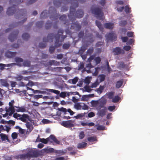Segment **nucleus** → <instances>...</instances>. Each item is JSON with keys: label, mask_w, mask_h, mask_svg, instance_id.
I'll list each match as a JSON object with an SVG mask.
<instances>
[{"label": "nucleus", "mask_w": 160, "mask_h": 160, "mask_svg": "<svg viewBox=\"0 0 160 160\" xmlns=\"http://www.w3.org/2000/svg\"><path fill=\"white\" fill-rule=\"evenodd\" d=\"M43 23L44 22L43 21H38L36 23V26L38 28H41L42 27Z\"/></svg>", "instance_id": "a19ab883"}, {"label": "nucleus", "mask_w": 160, "mask_h": 160, "mask_svg": "<svg viewBox=\"0 0 160 160\" xmlns=\"http://www.w3.org/2000/svg\"><path fill=\"white\" fill-rule=\"evenodd\" d=\"M63 32V30L62 29L58 30V33L55 36V46L56 47H59L61 46L62 42H63L64 39L67 37L66 35H62L61 37V40L60 41V37L62 35Z\"/></svg>", "instance_id": "7ed1b4c3"}, {"label": "nucleus", "mask_w": 160, "mask_h": 160, "mask_svg": "<svg viewBox=\"0 0 160 160\" xmlns=\"http://www.w3.org/2000/svg\"><path fill=\"white\" fill-rule=\"evenodd\" d=\"M85 137V134L83 131L81 132L79 135V138L80 139H82Z\"/></svg>", "instance_id": "864d4df0"}, {"label": "nucleus", "mask_w": 160, "mask_h": 160, "mask_svg": "<svg viewBox=\"0 0 160 160\" xmlns=\"http://www.w3.org/2000/svg\"><path fill=\"white\" fill-rule=\"evenodd\" d=\"M126 66V65L123 62H121L119 64L118 67L120 68H124Z\"/></svg>", "instance_id": "052dcab7"}, {"label": "nucleus", "mask_w": 160, "mask_h": 160, "mask_svg": "<svg viewBox=\"0 0 160 160\" xmlns=\"http://www.w3.org/2000/svg\"><path fill=\"white\" fill-rule=\"evenodd\" d=\"M22 38L25 40H27L30 38L29 35L27 33H23L22 36Z\"/></svg>", "instance_id": "7c9ffc66"}, {"label": "nucleus", "mask_w": 160, "mask_h": 160, "mask_svg": "<svg viewBox=\"0 0 160 160\" xmlns=\"http://www.w3.org/2000/svg\"><path fill=\"white\" fill-rule=\"evenodd\" d=\"M10 3L11 4L13 2L15 3L19 4L20 3L23 2L22 0H10L9 1Z\"/></svg>", "instance_id": "58836bf2"}, {"label": "nucleus", "mask_w": 160, "mask_h": 160, "mask_svg": "<svg viewBox=\"0 0 160 160\" xmlns=\"http://www.w3.org/2000/svg\"><path fill=\"white\" fill-rule=\"evenodd\" d=\"M96 137H90L88 138V140L90 142H93L96 140Z\"/></svg>", "instance_id": "3c124183"}, {"label": "nucleus", "mask_w": 160, "mask_h": 160, "mask_svg": "<svg viewBox=\"0 0 160 160\" xmlns=\"http://www.w3.org/2000/svg\"><path fill=\"white\" fill-rule=\"evenodd\" d=\"M55 47L56 48L55 46H51L50 47L49 51L50 54H52L54 52Z\"/></svg>", "instance_id": "e433bc0d"}, {"label": "nucleus", "mask_w": 160, "mask_h": 160, "mask_svg": "<svg viewBox=\"0 0 160 160\" xmlns=\"http://www.w3.org/2000/svg\"><path fill=\"white\" fill-rule=\"evenodd\" d=\"M124 11L126 13H129L131 12V8L129 5H126L125 7Z\"/></svg>", "instance_id": "72a5a7b5"}, {"label": "nucleus", "mask_w": 160, "mask_h": 160, "mask_svg": "<svg viewBox=\"0 0 160 160\" xmlns=\"http://www.w3.org/2000/svg\"><path fill=\"white\" fill-rule=\"evenodd\" d=\"M85 35L86 37L88 38L89 39V42L92 43L94 41V37L92 33H89L88 34L86 33V32H85Z\"/></svg>", "instance_id": "5701e85b"}, {"label": "nucleus", "mask_w": 160, "mask_h": 160, "mask_svg": "<svg viewBox=\"0 0 160 160\" xmlns=\"http://www.w3.org/2000/svg\"><path fill=\"white\" fill-rule=\"evenodd\" d=\"M0 83L2 86L4 87H8L9 85V84L8 83L7 80L5 79H0Z\"/></svg>", "instance_id": "b1692460"}, {"label": "nucleus", "mask_w": 160, "mask_h": 160, "mask_svg": "<svg viewBox=\"0 0 160 160\" xmlns=\"http://www.w3.org/2000/svg\"><path fill=\"white\" fill-rule=\"evenodd\" d=\"M113 52H114V54L115 55H118L121 53L124 54V50L121 49L119 47H117L114 48Z\"/></svg>", "instance_id": "dca6fc26"}, {"label": "nucleus", "mask_w": 160, "mask_h": 160, "mask_svg": "<svg viewBox=\"0 0 160 160\" xmlns=\"http://www.w3.org/2000/svg\"><path fill=\"white\" fill-rule=\"evenodd\" d=\"M120 98L118 95L115 96L112 99V102L114 103H117L118 102L120 99Z\"/></svg>", "instance_id": "2f4dec72"}, {"label": "nucleus", "mask_w": 160, "mask_h": 160, "mask_svg": "<svg viewBox=\"0 0 160 160\" xmlns=\"http://www.w3.org/2000/svg\"><path fill=\"white\" fill-rule=\"evenodd\" d=\"M97 110L98 111V114L99 116L103 117L106 113L107 108L104 107L103 105L101 104L96 108Z\"/></svg>", "instance_id": "6e6552de"}, {"label": "nucleus", "mask_w": 160, "mask_h": 160, "mask_svg": "<svg viewBox=\"0 0 160 160\" xmlns=\"http://www.w3.org/2000/svg\"><path fill=\"white\" fill-rule=\"evenodd\" d=\"M12 137L13 139H15L18 137V134L16 132H13L12 134Z\"/></svg>", "instance_id": "69168bd1"}, {"label": "nucleus", "mask_w": 160, "mask_h": 160, "mask_svg": "<svg viewBox=\"0 0 160 160\" xmlns=\"http://www.w3.org/2000/svg\"><path fill=\"white\" fill-rule=\"evenodd\" d=\"M99 79L100 82L103 81L105 79V76L104 74H101L99 75Z\"/></svg>", "instance_id": "4d7b16f0"}, {"label": "nucleus", "mask_w": 160, "mask_h": 160, "mask_svg": "<svg viewBox=\"0 0 160 160\" xmlns=\"http://www.w3.org/2000/svg\"><path fill=\"white\" fill-rule=\"evenodd\" d=\"M127 35L129 37H132L133 36V32H128L127 33Z\"/></svg>", "instance_id": "774afa93"}, {"label": "nucleus", "mask_w": 160, "mask_h": 160, "mask_svg": "<svg viewBox=\"0 0 160 160\" xmlns=\"http://www.w3.org/2000/svg\"><path fill=\"white\" fill-rule=\"evenodd\" d=\"M96 24L97 26H98V28L101 31H103V27L101 23V22H100L99 21H98V20H96Z\"/></svg>", "instance_id": "a878e982"}, {"label": "nucleus", "mask_w": 160, "mask_h": 160, "mask_svg": "<svg viewBox=\"0 0 160 160\" xmlns=\"http://www.w3.org/2000/svg\"><path fill=\"white\" fill-rule=\"evenodd\" d=\"M87 47V46H82L80 49L79 50V52L81 53H83L86 50Z\"/></svg>", "instance_id": "79ce46f5"}, {"label": "nucleus", "mask_w": 160, "mask_h": 160, "mask_svg": "<svg viewBox=\"0 0 160 160\" xmlns=\"http://www.w3.org/2000/svg\"><path fill=\"white\" fill-rule=\"evenodd\" d=\"M49 138L52 140L56 144H60V142L56 138L54 135H50Z\"/></svg>", "instance_id": "4be33fe9"}, {"label": "nucleus", "mask_w": 160, "mask_h": 160, "mask_svg": "<svg viewBox=\"0 0 160 160\" xmlns=\"http://www.w3.org/2000/svg\"><path fill=\"white\" fill-rule=\"evenodd\" d=\"M73 122L72 120L62 121L61 122V125L66 128L72 127L74 126Z\"/></svg>", "instance_id": "9d476101"}, {"label": "nucleus", "mask_w": 160, "mask_h": 160, "mask_svg": "<svg viewBox=\"0 0 160 160\" xmlns=\"http://www.w3.org/2000/svg\"><path fill=\"white\" fill-rule=\"evenodd\" d=\"M18 12L20 13V16H23L26 14V11L24 9L19 10Z\"/></svg>", "instance_id": "603ef678"}, {"label": "nucleus", "mask_w": 160, "mask_h": 160, "mask_svg": "<svg viewBox=\"0 0 160 160\" xmlns=\"http://www.w3.org/2000/svg\"><path fill=\"white\" fill-rule=\"evenodd\" d=\"M92 106L94 107H97L98 106V101H92L91 102Z\"/></svg>", "instance_id": "c03bdc74"}, {"label": "nucleus", "mask_w": 160, "mask_h": 160, "mask_svg": "<svg viewBox=\"0 0 160 160\" xmlns=\"http://www.w3.org/2000/svg\"><path fill=\"white\" fill-rule=\"evenodd\" d=\"M105 28L110 30H112L114 27V24L113 23H107L104 24Z\"/></svg>", "instance_id": "a211bd4d"}, {"label": "nucleus", "mask_w": 160, "mask_h": 160, "mask_svg": "<svg viewBox=\"0 0 160 160\" xmlns=\"http://www.w3.org/2000/svg\"><path fill=\"white\" fill-rule=\"evenodd\" d=\"M92 13L94 14L96 17L100 20H103V13L102 10L100 8H96L91 9Z\"/></svg>", "instance_id": "39448f33"}, {"label": "nucleus", "mask_w": 160, "mask_h": 160, "mask_svg": "<svg viewBox=\"0 0 160 160\" xmlns=\"http://www.w3.org/2000/svg\"><path fill=\"white\" fill-rule=\"evenodd\" d=\"M127 24V21L126 20L121 21L119 23V26L121 27H124Z\"/></svg>", "instance_id": "8fccbe9b"}, {"label": "nucleus", "mask_w": 160, "mask_h": 160, "mask_svg": "<svg viewBox=\"0 0 160 160\" xmlns=\"http://www.w3.org/2000/svg\"><path fill=\"white\" fill-rule=\"evenodd\" d=\"M23 65L24 67H29L30 65V62L28 60H25L23 62Z\"/></svg>", "instance_id": "f704fd0d"}, {"label": "nucleus", "mask_w": 160, "mask_h": 160, "mask_svg": "<svg viewBox=\"0 0 160 160\" xmlns=\"http://www.w3.org/2000/svg\"><path fill=\"white\" fill-rule=\"evenodd\" d=\"M16 5H13L12 7H9L7 11V14L8 15H12L16 12Z\"/></svg>", "instance_id": "f8f14e48"}, {"label": "nucleus", "mask_w": 160, "mask_h": 160, "mask_svg": "<svg viewBox=\"0 0 160 160\" xmlns=\"http://www.w3.org/2000/svg\"><path fill=\"white\" fill-rule=\"evenodd\" d=\"M16 54V52H12L8 51L6 53V55L9 58H12L14 57Z\"/></svg>", "instance_id": "6ab92c4d"}, {"label": "nucleus", "mask_w": 160, "mask_h": 160, "mask_svg": "<svg viewBox=\"0 0 160 160\" xmlns=\"http://www.w3.org/2000/svg\"><path fill=\"white\" fill-rule=\"evenodd\" d=\"M93 52V48L92 47L90 48L87 51V53L89 55H91Z\"/></svg>", "instance_id": "49530a36"}, {"label": "nucleus", "mask_w": 160, "mask_h": 160, "mask_svg": "<svg viewBox=\"0 0 160 160\" xmlns=\"http://www.w3.org/2000/svg\"><path fill=\"white\" fill-rule=\"evenodd\" d=\"M106 37L108 41H116L117 40V35L113 31L108 33Z\"/></svg>", "instance_id": "1a4fd4ad"}, {"label": "nucleus", "mask_w": 160, "mask_h": 160, "mask_svg": "<svg viewBox=\"0 0 160 160\" xmlns=\"http://www.w3.org/2000/svg\"><path fill=\"white\" fill-rule=\"evenodd\" d=\"M90 95H83L81 98V100L82 101H87L88 100V98H89Z\"/></svg>", "instance_id": "4c0bfd02"}, {"label": "nucleus", "mask_w": 160, "mask_h": 160, "mask_svg": "<svg viewBox=\"0 0 160 160\" xmlns=\"http://www.w3.org/2000/svg\"><path fill=\"white\" fill-rule=\"evenodd\" d=\"M63 1L64 3H66L71 2L72 1V0H54L53 1V4L56 7L60 6L61 4V1Z\"/></svg>", "instance_id": "ddd939ff"}, {"label": "nucleus", "mask_w": 160, "mask_h": 160, "mask_svg": "<svg viewBox=\"0 0 160 160\" xmlns=\"http://www.w3.org/2000/svg\"><path fill=\"white\" fill-rule=\"evenodd\" d=\"M40 155V152L39 150L32 148L28 149L27 153L21 154L18 156V158L22 160L30 159L31 158H37Z\"/></svg>", "instance_id": "f257e3e1"}, {"label": "nucleus", "mask_w": 160, "mask_h": 160, "mask_svg": "<svg viewBox=\"0 0 160 160\" xmlns=\"http://www.w3.org/2000/svg\"><path fill=\"white\" fill-rule=\"evenodd\" d=\"M84 35V31H81L79 32L78 34V37L79 38H82Z\"/></svg>", "instance_id": "5fc2aeb1"}, {"label": "nucleus", "mask_w": 160, "mask_h": 160, "mask_svg": "<svg viewBox=\"0 0 160 160\" xmlns=\"http://www.w3.org/2000/svg\"><path fill=\"white\" fill-rule=\"evenodd\" d=\"M48 13L50 15V18L52 20L58 19L59 16V14L57 12L56 9L54 7H51L49 8Z\"/></svg>", "instance_id": "423d86ee"}, {"label": "nucleus", "mask_w": 160, "mask_h": 160, "mask_svg": "<svg viewBox=\"0 0 160 160\" xmlns=\"http://www.w3.org/2000/svg\"><path fill=\"white\" fill-rule=\"evenodd\" d=\"M94 61L96 62V64H98L100 62L101 59L99 57H98L95 58Z\"/></svg>", "instance_id": "6e6d98bb"}, {"label": "nucleus", "mask_w": 160, "mask_h": 160, "mask_svg": "<svg viewBox=\"0 0 160 160\" xmlns=\"http://www.w3.org/2000/svg\"><path fill=\"white\" fill-rule=\"evenodd\" d=\"M19 33V31L18 30H16L9 35L8 39L11 42H12L16 39L17 36Z\"/></svg>", "instance_id": "9b49d317"}, {"label": "nucleus", "mask_w": 160, "mask_h": 160, "mask_svg": "<svg viewBox=\"0 0 160 160\" xmlns=\"http://www.w3.org/2000/svg\"><path fill=\"white\" fill-rule=\"evenodd\" d=\"M85 116V113H82L78 114L77 116L74 117L76 119H81Z\"/></svg>", "instance_id": "ea45409f"}, {"label": "nucleus", "mask_w": 160, "mask_h": 160, "mask_svg": "<svg viewBox=\"0 0 160 160\" xmlns=\"http://www.w3.org/2000/svg\"><path fill=\"white\" fill-rule=\"evenodd\" d=\"M75 8L71 6L70 9V13L68 15L69 19L72 22L76 20V18H81L84 15L83 11L81 9L78 10L75 12Z\"/></svg>", "instance_id": "f03ea898"}, {"label": "nucleus", "mask_w": 160, "mask_h": 160, "mask_svg": "<svg viewBox=\"0 0 160 160\" xmlns=\"http://www.w3.org/2000/svg\"><path fill=\"white\" fill-rule=\"evenodd\" d=\"M15 61L17 63L22 62H23V60L19 57H16L15 58Z\"/></svg>", "instance_id": "a18cd8bd"}, {"label": "nucleus", "mask_w": 160, "mask_h": 160, "mask_svg": "<svg viewBox=\"0 0 160 160\" xmlns=\"http://www.w3.org/2000/svg\"><path fill=\"white\" fill-rule=\"evenodd\" d=\"M108 109L110 111H112L115 108V106L114 105L113 106H109L108 108Z\"/></svg>", "instance_id": "0e129e2a"}, {"label": "nucleus", "mask_w": 160, "mask_h": 160, "mask_svg": "<svg viewBox=\"0 0 160 160\" xmlns=\"http://www.w3.org/2000/svg\"><path fill=\"white\" fill-rule=\"evenodd\" d=\"M0 136L1 137V138L2 141H5V140L7 141L9 140L8 136L4 134L1 133L0 134Z\"/></svg>", "instance_id": "c756f323"}, {"label": "nucleus", "mask_w": 160, "mask_h": 160, "mask_svg": "<svg viewBox=\"0 0 160 160\" xmlns=\"http://www.w3.org/2000/svg\"><path fill=\"white\" fill-rule=\"evenodd\" d=\"M84 68V64L82 62H81L78 66V69L80 70Z\"/></svg>", "instance_id": "680f3d73"}, {"label": "nucleus", "mask_w": 160, "mask_h": 160, "mask_svg": "<svg viewBox=\"0 0 160 160\" xmlns=\"http://www.w3.org/2000/svg\"><path fill=\"white\" fill-rule=\"evenodd\" d=\"M21 116V117L19 118V119L23 122H26L27 119L30 121L29 116L28 114H23Z\"/></svg>", "instance_id": "f3484780"}, {"label": "nucleus", "mask_w": 160, "mask_h": 160, "mask_svg": "<svg viewBox=\"0 0 160 160\" xmlns=\"http://www.w3.org/2000/svg\"><path fill=\"white\" fill-rule=\"evenodd\" d=\"M17 109H16V111L17 112H24L25 111L26 109L24 107H15Z\"/></svg>", "instance_id": "473e14b6"}, {"label": "nucleus", "mask_w": 160, "mask_h": 160, "mask_svg": "<svg viewBox=\"0 0 160 160\" xmlns=\"http://www.w3.org/2000/svg\"><path fill=\"white\" fill-rule=\"evenodd\" d=\"M48 16V11L45 10L42 12L40 15L41 19H44Z\"/></svg>", "instance_id": "412c9836"}, {"label": "nucleus", "mask_w": 160, "mask_h": 160, "mask_svg": "<svg viewBox=\"0 0 160 160\" xmlns=\"http://www.w3.org/2000/svg\"><path fill=\"white\" fill-rule=\"evenodd\" d=\"M74 108L77 110H80L82 108V106L79 103H77L75 104Z\"/></svg>", "instance_id": "09e8293b"}, {"label": "nucleus", "mask_w": 160, "mask_h": 160, "mask_svg": "<svg viewBox=\"0 0 160 160\" xmlns=\"http://www.w3.org/2000/svg\"><path fill=\"white\" fill-rule=\"evenodd\" d=\"M5 128H4V129L3 130L6 131L7 132H8L10 130L11 128L6 125L5 126Z\"/></svg>", "instance_id": "338daca9"}, {"label": "nucleus", "mask_w": 160, "mask_h": 160, "mask_svg": "<svg viewBox=\"0 0 160 160\" xmlns=\"http://www.w3.org/2000/svg\"><path fill=\"white\" fill-rule=\"evenodd\" d=\"M70 46V44L69 43H64L62 46V48L63 49H68Z\"/></svg>", "instance_id": "bf43d9fd"}, {"label": "nucleus", "mask_w": 160, "mask_h": 160, "mask_svg": "<svg viewBox=\"0 0 160 160\" xmlns=\"http://www.w3.org/2000/svg\"><path fill=\"white\" fill-rule=\"evenodd\" d=\"M59 96L60 97L65 98L66 96V92H62L59 93Z\"/></svg>", "instance_id": "13d9d810"}, {"label": "nucleus", "mask_w": 160, "mask_h": 160, "mask_svg": "<svg viewBox=\"0 0 160 160\" xmlns=\"http://www.w3.org/2000/svg\"><path fill=\"white\" fill-rule=\"evenodd\" d=\"M48 64L50 66L52 65L57 66L59 65H60V63L59 62H57L53 60H50L49 61Z\"/></svg>", "instance_id": "393cba45"}, {"label": "nucleus", "mask_w": 160, "mask_h": 160, "mask_svg": "<svg viewBox=\"0 0 160 160\" xmlns=\"http://www.w3.org/2000/svg\"><path fill=\"white\" fill-rule=\"evenodd\" d=\"M13 100H12L9 103V107H6L5 111L7 112H9L8 115L11 116L15 112L14 107L13 104L14 103Z\"/></svg>", "instance_id": "0eeeda50"}, {"label": "nucleus", "mask_w": 160, "mask_h": 160, "mask_svg": "<svg viewBox=\"0 0 160 160\" xmlns=\"http://www.w3.org/2000/svg\"><path fill=\"white\" fill-rule=\"evenodd\" d=\"M123 83V80L121 79L120 80L118 81L116 83V87L117 88H119L122 85Z\"/></svg>", "instance_id": "bb28decb"}, {"label": "nucleus", "mask_w": 160, "mask_h": 160, "mask_svg": "<svg viewBox=\"0 0 160 160\" xmlns=\"http://www.w3.org/2000/svg\"><path fill=\"white\" fill-rule=\"evenodd\" d=\"M52 23L49 21H48L46 22L45 25V28L46 29H49L51 27Z\"/></svg>", "instance_id": "cd10ccee"}, {"label": "nucleus", "mask_w": 160, "mask_h": 160, "mask_svg": "<svg viewBox=\"0 0 160 160\" xmlns=\"http://www.w3.org/2000/svg\"><path fill=\"white\" fill-rule=\"evenodd\" d=\"M58 110L62 112H63L65 114H66V113L67 111V110L66 108L62 107L60 108H58Z\"/></svg>", "instance_id": "e2e57ef3"}, {"label": "nucleus", "mask_w": 160, "mask_h": 160, "mask_svg": "<svg viewBox=\"0 0 160 160\" xmlns=\"http://www.w3.org/2000/svg\"><path fill=\"white\" fill-rule=\"evenodd\" d=\"M87 144V143L85 142H79L78 144L77 148L79 149H82L86 147Z\"/></svg>", "instance_id": "aec40b11"}, {"label": "nucleus", "mask_w": 160, "mask_h": 160, "mask_svg": "<svg viewBox=\"0 0 160 160\" xmlns=\"http://www.w3.org/2000/svg\"><path fill=\"white\" fill-rule=\"evenodd\" d=\"M67 16L65 15H62L59 18V19L62 21L63 22L64 24L67 26H68L70 25L69 21L68 20H66Z\"/></svg>", "instance_id": "2eb2a0df"}, {"label": "nucleus", "mask_w": 160, "mask_h": 160, "mask_svg": "<svg viewBox=\"0 0 160 160\" xmlns=\"http://www.w3.org/2000/svg\"><path fill=\"white\" fill-rule=\"evenodd\" d=\"M104 88V86H102L100 85L99 88H98L96 90V91L98 93H101Z\"/></svg>", "instance_id": "37998d69"}, {"label": "nucleus", "mask_w": 160, "mask_h": 160, "mask_svg": "<svg viewBox=\"0 0 160 160\" xmlns=\"http://www.w3.org/2000/svg\"><path fill=\"white\" fill-rule=\"evenodd\" d=\"M54 37V35L53 33H50L48 34L47 37H44L43 38V42H41L39 44V47L41 48H45L46 46V42H48L49 41L52 42Z\"/></svg>", "instance_id": "20e7f679"}, {"label": "nucleus", "mask_w": 160, "mask_h": 160, "mask_svg": "<svg viewBox=\"0 0 160 160\" xmlns=\"http://www.w3.org/2000/svg\"><path fill=\"white\" fill-rule=\"evenodd\" d=\"M49 137L47 138L46 139L41 138V139H40V141H39L40 142H41L45 144H47L48 142L49 141Z\"/></svg>", "instance_id": "c9c22d12"}, {"label": "nucleus", "mask_w": 160, "mask_h": 160, "mask_svg": "<svg viewBox=\"0 0 160 160\" xmlns=\"http://www.w3.org/2000/svg\"><path fill=\"white\" fill-rule=\"evenodd\" d=\"M81 26L77 22L73 23L71 25V29H74L77 31H78L81 29Z\"/></svg>", "instance_id": "4468645a"}, {"label": "nucleus", "mask_w": 160, "mask_h": 160, "mask_svg": "<svg viewBox=\"0 0 160 160\" xmlns=\"http://www.w3.org/2000/svg\"><path fill=\"white\" fill-rule=\"evenodd\" d=\"M114 93L115 92H114L112 91L107 93V96L108 98L110 99H112L113 98Z\"/></svg>", "instance_id": "c85d7f7f"}, {"label": "nucleus", "mask_w": 160, "mask_h": 160, "mask_svg": "<svg viewBox=\"0 0 160 160\" xmlns=\"http://www.w3.org/2000/svg\"><path fill=\"white\" fill-rule=\"evenodd\" d=\"M48 89V88H46L43 90V91H41L40 93L42 94H47L48 95H49L50 93L48 91L47 89Z\"/></svg>", "instance_id": "de8ad7c7"}]
</instances>
